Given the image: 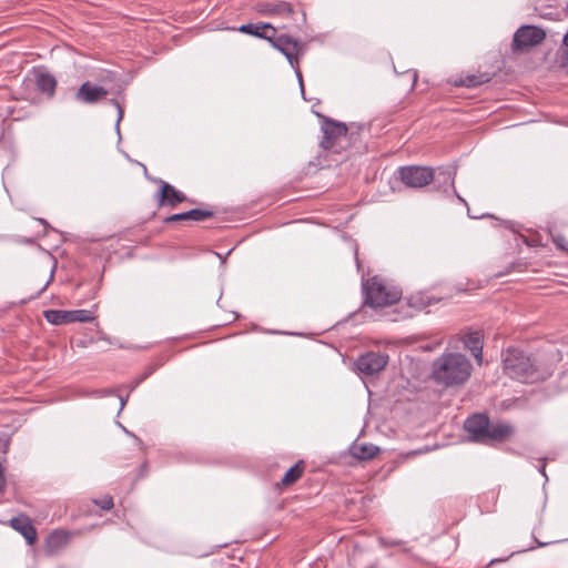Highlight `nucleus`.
I'll return each instance as SVG.
<instances>
[{
  "label": "nucleus",
  "instance_id": "nucleus-1",
  "mask_svg": "<svg viewBox=\"0 0 568 568\" xmlns=\"http://www.w3.org/2000/svg\"><path fill=\"white\" fill-rule=\"evenodd\" d=\"M471 363L459 353H445L433 363L434 381L445 387L463 385L471 374Z\"/></svg>",
  "mask_w": 568,
  "mask_h": 568
},
{
  "label": "nucleus",
  "instance_id": "nucleus-2",
  "mask_svg": "<svg viewBox=\"0 0 568 568\" xmlns=\"http://www.w3.org/2000/svg\"><path fill=\"white\" fill-rule=\"evenodd\" d=\"M471 442L483 445H495L508 440L515 428L508 423L491 424L485 414H475L464 424Z\"/></svg>",
  "mask_w": 568,
  "mask_h": 568
},
{
  "label": "nucleus",
  "instance_id": "nucleus-3",
  "mask_svg": "<svg viewBox=\"0 0 568 568\" xmlns=\"http://www.w3.org/2000/svg\"><path fill=\"white\" fill-rule=\"evenodd\" d=\"M400 181L412 189H420L437 181L439 184L454 187L455 171L439 169L435 172L432 168L420 165H407L398 169Z\"/></svg>",
  "mask_w": 568,
  "mask_h": 568
},
{
  "label": "nucleus",
  "instance_id": "nucleus-4",
  "mask_svg": "<svg viewBox=\"0 0 568 568\" xmlns=\"http://www.w3.org/2000/svg\"><path fill=\"white\" fill-rule=\"evenodd\" d=\"M503 369L507 376L523 383H534L540 377L530 356L515 347L503 353Z\"/></svg>",
  "mask_w": 568,
  "mask_h": 568
},
{
  "label": "nucleus",
  "instance_id": "nucleus-5",
  "mask_svg": "<svg viewBox=\"0 0 568 568\" xmlns=\"http://www.w3.org/2000/svg\"><path fill=\"white\" fill-rule=\"evenodd\" d=\"M321 131L323 133L320 146L332 154L342 155L351 146L352 134L345 123L322 116Z\"/></svg>",
  "mask_w": 568,
  "mask_h": 568
},
{
  "label": "nucleus",
  "instance_id": "nucleus-6",
  "mask_svg": "<svg viewBox=\"0 0 568 568\" xmlns=\"http://www.w3.org/2000/svg\"><path fill=\"white\" fill-rule=\"evenodd\" d=\"M365 304L373 308L386 307L400 300L402 291L389 286L383 280L374 276L363 285Z\"/></svg>",
  "mask_w": 568,
  "mask_h": 568
},
{
  "label": "nucleus",
  "instance_id": "nucleus-7",
  "mask_svg": "<svg viewBox=\"0 0 568 568\" xmlns=\"http://www.w3.org/2000/svg\"><path fill=\"white\" fill-rule=\"evenodd\" d=\"M275 34L276 33H272V38L268 42L274 49L285 55L290 64L295 69L297 77L300 78V82L302 83V74L298 70V57L304 53L305 44L287 34H281L277 37Z\"/></svg>",
  "mask_w": 568,
  "mask_h": 568
},
{
  "label": "nucleus",
  "instance_id": "nucleus-8",
  "mask_svg": "<svg viewBox=\"0 0 568 568\" xmlns=\"http://www.w3.org/2000/svg\"><path fill=\"white\" fill-rule=\"evenodd\" d=\"M45 320L52 325H63L74 322L88 323L94 320V315L89 310H48L43 312Z\"/></svg>",
  "mask_w": 568,
  "mask_h": 568
},
{
  "label": "nucleus",
  "instance_id": "nucleus-9",
  "mask_svg": "<svg viewBox=\"0 0 568 568\" xmlns=\"http://www.w3.org/2000/svg\"><path fill=\"white\" fill-rule=\"evenodd\" d=\"M546 38V32L536 26H523L514 34L513 48L525 51L540 44Z\"/></svg>",
  "mask_w": 568,
  "mask_h": 568
},
{
  "label": "nucleus",
  "instance_id": "nucleus-10",
  "mask_svg": "<svg viewBox=\"0 0 568 568\" xmlns=\"http://www.w3.org/2000/svg\"><path fill=\"white\" fill-rule=\"evenodd\" d=\"M388 359L389 357L386 353L367 352L356 359L355 366L362 374L372 376L383 371Z\"/></svg>",
  "mask_w": 568,
  "mask_h": 568
},
{
  "label": "nucleus",
  "instance_id": "nucleus-11",
  "mask_svg": "<svg viewBox=\"0 0 568 568\" xmlns=\"http://www.w3.org/2000/svg\"><path fill=\"white\" fill-rule=\"evenodd\" d=\"M254 10L264 17L291 18L295 14L292 3L281 0L258 2Z\"/></svg>",
  "mask_w": 568,
  "mask_h": 568
},
{
  "label": "nucleus",
  "instance_id": "nucleus-12",
  "mask_svg": "<svg viewBox=\"0 0 568 568\" xmlns=\"http://www.w3.org/2000/svg\"><path fill=\"white\" fill-rule=\"evenodd\" d=\"M155 200L159 206L175 207L182 202H192L183 192L176 190L171 184L161 181V187L155 193Z\"/></svg>",
  "mask_w": 568,
  "mask_h": 568
},
{
  "label": "nucleus",
  "instance_id": "nucleus-13",
  "mask_svg": "<svg viewBox=\"0 0 568 568\" xmlns=\"http://www.w3.org/2000/svg\"><path fill=\"white\" fill-rule=\"evenodd\" d=\"M108 95V90L101 85H97L90 81L81 84L77 91L74 99L83 104H95Z\"/></svg>",
  "mask_w": 568,
  "mask_h": 568
},
{
  "label": "nucleus",
  "instance_id": "nucleus-14",
  "mask_svg": "<svg viewBox=\"0 0 568 568\" xmlns=\"http://www.w3.org/2000/svg\"><path fill=\"white\" fill-rule=\"evenodd\" d=\"M231 30H236L241 33L250 34L267 41L272 38V33H276V29L271 23L266 22L242 24L239 28H232Z\"/></svg>",
  "mask_w": 568,
  "mask_h": 568
},
{
  "label": "nucleus",
  "instance_id": "nucleus-15",
  "mask_svg": "<svg viewBox=\"0 0 568 568\" xmlns=\"http://www.w3.org/2000/svg\"><path fill=\"white\" fill-rule=\"evenodd\" d=\"M214 216V212L211 210L193 209L186 212L172 214L164 219V223L172 222H202Z\"/></svg>",
  "mask_w": 568,
  "mask_h": 568
},
{
  "label": "nucleus",
  "instance_id": "nucleus-16",
  "mask_svg": "<svg viewBox=\"0 0 568 568\" xmlns=\"http://www.w3.org/2000/svg\"><path fill=\"white\" fill-rule=\"evenodd\" d=\"M13 529L19 531L29 545H33L37 540V530L28 517H17L10 520Z\"/></svg>",
  "mask_w": 568,
  "mask_h": 568
},
{
  "label": "nucleus",
  "instance_id": "nucleus-17",
  "mask_svg": "<svg viewBox=\"0 0 568 568\" xmlns=\"http://www.w3.org/2000/svg\"><path fill=\"white\" fill-rule=\"evenodd\" d=\"M349 455L359 462L373 459L379 452V448L373 444L353 443L348 448Z\"/></svg>",
  "mask_w": 568,
  "mask_h": 568
},
{
  "label": "nucleus",
  "instance_id": "nucleus-18",
  "mask_svg": "<svg viewBox=\"0 0 568 568\" xmlns=\"http://www.w3.org/2000/svg\"><path fill=\"white\" fill-rule=\"evenodd\" d=\"M483 339L484 336L479 331L469 332L463 338L465 347L470 351L479 364L483 359Z\"/></svg>",
  "mask_w": 568,
  "mask_h": 568
},
{
  "label": "nucleus",
  "instance_id": "nucleus-19",
  "mask_svg": "<svg viewBox=\"0 0 568 568\" xmlns=\"http://www.w3.org/2000/svg\"><path fill=\"white\" fill-rule=\"evenodd\" d=\"M36 88L48 98H52L55 93L57 80L47 71H38L36 73Z\"/></svg>",
  "mask_w": 568,
  "mask_h": 568
},
{
  "label": "nucleus",
  "instance_id": "nucleus-20",
  "mask_svg": "<svg viewBox=\"0 0 568 568\" xmlns=\"http://www.w3.org/2000/svg\"><path fill=\"white\" fill-rule=\"evenodd\" d=\"M305 463L304 460H298L294 466H292L283 476L281 481L277 484L278 487H288L295 484L304 474Z\"/></svg>",
  "mask_w": 568,
  "mask_h": 568
},
{
  "label": "nucleus",
  "instance_id": "nucleus-21",
  "mask_svg": "<svg viewBox=\"0 0 568 568\" xmlns=\"http://www.w3.org/2000/svg\"><path fill=\"white\" fill-rule=\"evenodd\" d=\"M490 80V77L488 73H478V74H468L465 77H462L459 81H457L456 85L467 87V88H475L483 83H486Z\"/></svg>",
  "mask_w": 568,
  "mask_h": 568
},
{
  "label": "nucleus",
  "instance_id": "nucleus-22",
  "mask_svg": "<svg viewBox=\"0 0 568 568\" xmlns=\"http://www.w3.org/2000/svg\"><path fill=\"white\" fill-rule=\"evenodd\" d=\"M67 541L68 537L63 531H54L48 537L45 546L52 552L61 548Z\"/></svg>",
  "mask_w": 568,
  "mask_h": 568
},
{
  "label": "nucleus",
  "instance_id": "nucleus-23",
  "mask_svg": "<svg viewBox=\"0 0 568 568\" xmlns=\"http://www.w3.org/2000/svg\"><path fill=\"white\" fill-rule=\"evenodd\" d=\"M93 503L105 511L112 509L114 506L113 498L110 495H104L99 499H93Z\"/></svg>",
  "mask_w": 568,
  "mask_h": 568
},
{
  "label": "nucleus",
  "instance_id": "nucleus-24",
  "mask_svg": "<svg viewBox=\"0 0 568 568\" xmlns=\"http://www.w3.org/2000/svg\"><path fill=\"white\" fill-rule=\"evenodd\" d=\"M552 241L558 248L568 252V241L564 235L558 234L552 237Z\"/></svg>",
  "mask_w": 568,
  "mask_h": 568
},
{
  "label": "nucleus",
  "instance_id": "nucleus-25",
  "mask_svg": "<svg viewBox=\"0 0 568 568\" xmlns=\"http://www.w3.org/2000/svg\"><path fill=\"white\" fill-rule=\"evenodd\" d=\"M108 394L118 403L119 405V412L123 409L125 400L121 395H116L112 390H109Z\"/></svg>",
  "mask_w": 568,
  "mask_h": 568
},
{
  "label": "nucleus",
  "instance_id": "nucleus-26",
  "mask_svg": "<svg viewBox=\"0 0 568 568\" xmlns=\"http://www.w3.org/2000/svg\"><path fill=\"white\" fill-rule=\"evenodd\" d=\"M112 103H113V105L115 106V109L118 111L116 128H119V123H120V121L123 118V109H122V106L120 105V103L116 100H112Z\"/></svg>",
  "mask_w": 568,
  "mask_h": 568
},
{
  "label": "nucleus",
  "instance_id": "nucleus-27",
  "mask_svg": "<svg viewBox=\"0 0 568 568\" xmlns=\"http://www.w3.org/2000/svg\"><path fill=\"white\" fill-rule=\"evenodd\" d=\"M556 0H538V2H545L547 7H555Z\"/></svg>",
  "mask_w": 568,
  "mask_h": 568
},
{
  "label": "nucleus",
  "instance_id": "nucleus-28",
  "mask_svg": "<svg viewBox=\"0 0 568 568\" xmlns=\"http://www.w3.org/2000/svg\"><path fill=\"white\" fill-rule=\"evenodd\" d=\"M562 43L568 48V32L564 36Z\"/></svg>",
  "mask_w": 568,
  "mask_h": 568
},
{
  "label": "nucleus",
  "instance_id": "nucleus-29",
  "mask_svg": "<svg viewBox=\"0 0 568 568\" xmlns=\"http://www.w3.org/2000/svg\"><path fill=\"white\" fill-rule=\"evenodd\" d=\"M301 13H302V20L305 21V12L302 11Z\"/></svg>",
  "mask_w": 568,
  "mask_h": 568
},
{
  "label": "nucleus",
  "instance_id": "nucleus-30",
  "mask_svg": "<svg viewBox=\"0 0 568 568\" xmlns=\"http://www.w3.org/2000/svg\"><path fill=\"white\" fill-rule=\"evenodd\" d=\"M148 375H149V373L144 372L143 378L145 379Z\"/></svg>",
  "mask_w": 568,
  "mask_h": 568
},
{
  "label": "nucleus",
  "instance_id": "nucleus-31",
  "mask_svg": "<svg viewBox=\"0 0 568 568\" xmlns=\"http://www.w3.org/2000/svg\"><path fill=\"white\" fill-rule=\"evenodd\" d=\"M566 13L568 14V3H567V6H566Z\"/></svg>",
  "mask_w": 568,
  "mask_h": 568
}]
</instances>
